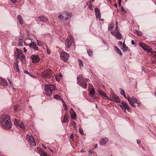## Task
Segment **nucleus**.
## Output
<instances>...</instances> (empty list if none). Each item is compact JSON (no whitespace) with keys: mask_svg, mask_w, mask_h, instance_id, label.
Listing matches in <instances>:
<instances>
[{"mask_svg":"<svg viewBox=\"0 0 156 156\" xmlns=\"http://www.w3.org/2000/svg\"><path fill=\"white\" fill-rule=\"evenodd\" d=\"M1 123L3 127L6 129H10L11 128L12 124L8 115L3 116L1 118Z\"/></svg>","mask_w":156,"mask_h":156,"instance_id":"1","label":"nucleus"},{"mask_svg":"<svg viewBox=\"0 0 156 156\" xmlns=\"http://www.w3.org/2000/svg\"><path fill=\"white\" fill-rule=\"evenodd\" d=\"M77 83L82 87L86 89L87 86V80L80 76H78L77 77Z\"/></svg>","mask_w":156,"mask_h":156,"instance_id":"2","label":"nucleus"},{"mask_svg":"<svg viewBox=\"0 0 156 156\" xmlns=\"http://www.w3.org/2000/svg\"><path fill=\"white\" fill-rule=\"evenodd\" d=\"M55 87L53 84H46L45 86V93L47 96L52 94V92L55 90Z\"/></svg>","mask_w":156,"mask_h":156,"instance_id":"3","label":"nucleus"},{"mask_svg":"<svg viewBox=\"0 0 156 156\" xmlns=\"http://www.w3.org/2000/svg\"><path fill=\"white\" fill-rule=\"evenodd\" d=\"M120 106L122 110L125 112H126V110L129 112L130 110L129 105L125 101H122L121 104L119 105Z\"/></svg>","mask_w":156,"mask_h":156,"instance_id":"4","label":"nucleus"},{"mask_svg":"<svg viewBox=\"0 0 156 156\" xmlns=\"http://www.w3.org/2000/svg\"><path fill=\"white\" fill-rule=\"evenodd\" d=\"M53 73L50 69L44 70L42 73V77L45 78H51L52 76Z\"/></svg>","mask_w":156,"mask_h":156,"instance_id":"5","label":"nucleus"},{"mask_svg":"<svg viewBox=\"0 0 156 156\" xmlns=\"http://www.w3.org/2000/svg\"><path fill=\"white\" fill-rule=\"evenodd\" d=\"M109 99L115 102H119L121 101L120 98L115 94H112L110 95V98Z\"/></svg>","mask_w":156,"mask_h":156,"instance_id":"6","label":"nucleus"},{"mask_svg":"<svg viewBox=\"0 0 156 156\" xmlns=\"http://www.w3.org/2000/svg\"><path fill=\"white\" fill-rule=\"evenodd\" d=\"M128 101L129 104L133 107H135L136 106L134 104V103H137L138 101L137 99L135 97H132L130 98L129 96L127 97Z\"/></svg>","mask_w":156,"mask_h":156,"instance_id":"7","label":"nucleus"},{"mask_svg":"<svg viewBox=\"0 0 156 156\" xmlns=\"http://www.w3.org/2000/svg\"><path fill=\"white\" fill-rule=\"evenodd\" d=\"M73 39L72 36H69L68 37L65 42L66 47L68 48H69L73 42Z\"/></svg>","mask_w":156,"mask_h":156,"instance_id":"8","label":"nucleus"},{"mask_svg":"<svg viewBox=\"0 0 156 156\" xmlns=\"http://www.w3.org/2000/svg\"><path fill=\"white\" fill-rule=\"evenodd\" d=\"M26 138L31 145L35 146V143L34 138L32 135H31L30 136L27 135L26 136Z\"/></svg>","mask_w":156,"mask_h":156,"instance_id":"9","label":"nucleus"},{"mask_svg":"<svg viewBox=\"0 0 156 156\" xmlns=\"http://www.w3.org/2000/svg\"><path fill=\"white\" fill-rule=\"evenodd\" d=\"M31 58L32 60V62L34 63H36L40 61V58L38 55H32Z\"/></svg>","mask_w":156,"mask_h":156,"instance_id":"10","label":"nucleus"},{"mask_svg":"<svg viewBox=\"0 0 156 156\" xmlns=\"http://www.w3.org/2000/svg\"><path fill=\"white\" fill-rule=\"evenodd\" d=\"M14 123L16 126L19 127L22 129H23L24 124L18 119H15Z\"/></svg>","mask_w":156,"mask_h":156,"instance_id":"11","label":"nucleus"},{"mask_svg":"<svg viewBox=\"0 0 156 156\" xmlns=\"http://www.w3.org/2000/svg\"><path fill=\"white\" fill-rule=\"evenodd\" d=\"M61 56L62 59L65 61H67L69 58L68 54L65 52H63L61 53Z\"/></svg>","mask_w":156,"mask_h":156,"instance_id":"12","label":"nucleus"},{"mask_svg":"<svg viewBox=\"0 0 156 156\" xmlns=\"http://www.w3.org/2000/svg\"><path fill=\"white\" fill-rule=\"evenodd\" d=\"M29 47L31 48H32L35 51L38 50V47L36 44L33 41H31L30 43H29Z\"/></svg>","mask_w":156,"mask_h":156,"instance_id":"13","label":"nucleus"},{"mask_svg":"<svg viewBox=\"0 0 156 156\" xmlns=\"http://www.w3.org/2000/svg\"><path fill=\"white\" fill-rule=\"evenodd\" d=\"M16 51L15 52V54L16 56V59H18L19 57L23 55V52L19 49L16 48Z\"/></svg>","mask_w":156,"mask_h":156,"instance_id":"14","label":"nucleus"},{"mask_svg":"<svg viewBox=\"0 0 156 156\" xmlns=\"http://www.w3.org/2000/svg\"><path fill=\"white\" fill-rule=\"evenodd\" d=\"M70 114L72 119H75L76 118V115L72 108H71L70 110Z\"/></svg>","mask_w":156,"mask_h":156,"instance_id":"15","label":"nucleus"},{"mask_svg":"<svg viewBox=\"0 0 156 156\" xmlns=\"http://www.w3.org/2000/svg\"><path fill=\"white\" fill-rule=\"evenodd\" d=\"M95 13V15L97 18H99L100 20L101 19V13L99 9L98 8H96L94 9Z\"/></svg>","mask_w":156,"mask_h":156,"instance_id":"16","label":"nucleus"},{"mask_svg":"<svg viewBox=\"0 0 156 156\" xmlns=\"http://www.w3.org/2000/svg\"><path fill=\"white\" fill-rule=\"evenodd\" d=\"M38 19L40 21L43 23H46L48 21L47 18L43 16H39Z\"/></svg>","mask_w":156,"mask_h":156,"instance_id":"17","label":"nucleus"},{"mask_svg":"<svg viewBox=\"0 0 156 156\" xmlns=\"http://www.w3.org/2000/svg\"><path fill=\"white\" fill-rule=\"evenodd\" d=\"M0 85L3 86H7L8 85V83L5 79L0 77Z\"/></svg>","mask_w":156,"mask_h":156,"instance_id":"18","label":"nucleus"},{"mask_svg":"<svg viewBox=\"0 0 156 156\" xmlns=\"http://www.w3.org/2000/svg\"><path fill=\"white\" fill-rule=\"evenodd\" d=\"M62 14L65 17V20H68L71 16V14L67 12H63Z\"/></svg>","mask_w":156,"mask_h":156,"instance_id":"19","label":"nucleus"},{"mask_svg":"<svg viewBox=\"0 0 156 156\" xmlns=\"http://www.w3.org/2000/svg\"><path fill=\"white\" fill-rule=\"evenodd\" d=\"M18 58L20 59L22 63L25 64L26 63V56L24 54L20 56Z\"/></svg>","mask_w":156,"mask_h":156,"instance_id":"20","label":"nucleus"},{"mask_svg":"<svg viewBox=\"0 0 156 156\" xmlns=\"http://www.w3.org/2000/svg\"><path fill=\"white\" fill-rule=\"evenodd\" d=\"M16 61V62L14 63V64L15 65V66H14V68L16 71L17 72L20 73V71L19 70L18 65V63L19 61Z\"/></svg>","mask_w":156,"mask_h":156,"instance_id":"21","label":"nucleus"},{"mask_svg":"<svg viewBox=\"0 0 156 156\" xmlns=\"http://www.w3.org/2000/svg\"><path fill=\"white\" fill-rule=\"evenodd\" d=\"M108 141V140L107 138H104L101 140L100 143L101 145H103L107 144Z\"/></svg>","mask_w":156,"mask_h":156,"instance_id":"22","label":"nucleus"},{"mask_svg":"<svg viewBox=\"0 0 156 156\" xmlns=\"http://www.w3.org/2000/svg\"><path fill=\"white\" fill-rule=\"evenodd\" d=\"M118 40H120L122 38V35L119 31L116 32V34L115 36Z\"/></svg>","mask_w":156,"mask_h":156,"instance_id":"23","label":"nucleus"},{"mask_svg":"<svg viewBox=\"0 0 156 156\" xmlns=\"http://www.w3.org/2000/svg\"><path fill=\"white\" fill-rule=\"evenodd\" d=\"M68 120V114L67 113H66L64 116L63 119L62 120V123H66Z\"/></svg>","mask_w":156,"mask_h":156,"instance_id":"24","label":"nucleus"},{"mask_svg":"<svg viewBox=\"0 0 156 156\" xmlns=\"http://www.w3.org/2000/svg\"><path fill=\"white\" fill-rule=\"evenodd\" d=\"M114 50L116 51L118 54H119L120 55H122V53L120 49L116 46H115L114 47Z\"/></svg>","mask_w":156,"mask_h":156,"instance_id":"25","label":"nucleus"},{"mask_svg":"<svg viewBox=\"0 0 156 156\" xmlns=\"http://www.w3.org/2000/svg\"><path fill=\"white\" fill-rule=\"evenodd\" d=\"M122 46L123 47L121 48V49L123 51L125 52L128 50L129 48L128 47L126 46V44L124 42L123 43Z\"/></svg>","mask_w":156,"mask_h":156,"instance_id":"26","label":"nucleus"},{"mask_svg":"<svg viewBox=\"0 0 156 156\" xmlns=\"http://www.w3.org/2000/svg\"><path fill=\"white\" fill-rule=\"evenodd\" d=\"M17 18L18 19L21 25H22L23 24V20L21 16L20 15H18L17 16Z\"/></svg>","mask_w":156,"mask_h":156,"instance_id":"27","label":"nucleus"},{"mask_svg":"<svg viewBox=\"0 0 156 156\" xmlns=\"http://www.w3.org/2000/svg\"><path fill=\"white\" fill-rule=\"evenodd\" d=\"M98 93L100 95L103 96L107 98L108 99H109V98L108 96H107L106 94L104 92H103L101 90H99L98 91Z\"/></svg>","mask_w":156,"mask_h":156,"instance_id":"28","label":"nucleus"},{"mask_svg":"<svg viewBox=\"0 0 156 156\" xmlns=\"http://www.w3.org/2000/svg\"><path fill=\"white\" fill-rule=\"evenodd\" d=\"M58 18L59 19L61 20L62 21L65 20V16L61 14L59 15L58 16Z\"/></svg>","mask_w":156,"mask_h":156,"instance_id":"29","label":"nucleus"},{"mask_svg":"<svg viewBox=\"0 0 156 156\" xmlns=\"http://www.w3.org/2000/svg\"><path fill=\"white\" fill-rule=\"evenodd\" d=\"M144 50L147 51L148 52L150 53L152 49L150 48L149 46L147 45Z\"/></svg>","mask_w":156,"mask_h":156,"instance_id":"30","label":"nucleus"},{"mask_svg":"<svg viewBox=\"0 0 156 156\" xmlns=\"http://www.w3.org/2000/svg\"><path fill=\"white\" fill-rule=\"evenodd\" d=\"M120 94L122 95H123V96L126 99H127V97H126V95L125 92L124 90L122 89H121L120 92Z\"/></svg>","mask_w":156,"mask_h":156,"instance_id":"31","label":"nucleus"},{"mask_svg":"<svg viewBox=\"0 0 156 156\" xmlns=\"http://www.w3.org/2000/svg\"><path fill=\"white\" fill-rule=\"evenodd\" d=\"M19 43L18 45L20 46H23V39L20 38H19Z\"/></svg>","mask_w":156,"mask_h":156,"instance_id":"32","label":"nucleus"},{"mask_svg":"<svg viewBox=\"0 0 156 156\" xmlns=\"http://www.w3.org/2000/svg\"><path fill=\"white\" fill-rule=\"evenodd\" d=\"M151 53V55L152 57L154 58H156V52L155 51H151L150 52Z\"/></svg>","mask_w":156,"mask_h":156,"instance_id":"33","label":"nucleus"},{"mask_svg":"<svg viewBox=\"0 0 156 156\" xmlns=\"http://www.w3.org/2000/svg\"><path fill=\"white\" fill-rule=\"evenodd\" d=\"M115 27V24L114 23H111L109 27L108 28L109 30H112Z\"/></svg>","mask_w":156,"mask_h":156,"instance_id":"34","label":"nucleus"},{"mask_svg":"<svg viewBox=\"0 0 156 156\" xmlns=\"http://www.w3.org/2000/svg\"><path fill=\"white\" fill-rule=\"evenodd\" d=\"M140 46L144 50L145 48L147 46L146 44H144L142 43H139Z\"/></svg>","mask_w":156,"mask_h":156,"instance_id":"35","label":"nucleus"},{"mask_svg":"<svg viewBox=\"0 0 156 156\" xmlns=\"http://www.w3.org/2000/svg\"><path fill=\"white\" fill-rule=\"evenodd\" d=\"M78 61L79 62V66L80 67H83V65L82 60L80 59H78Z\"/></svg>","mask_w":156,"mask_h":156,"instance_id":"36","label":"nucleus"},{"mask_svg":"<svg viewBox=\"0 0 156 156\" xmlns=\"http://www.w3.org/2000/svg\"><path fill=\"white\" fill-rule=\"evenodd\" d=\"M54 98L55 99L58 100H60L61 98V96L58 94H56L54 95Z\"/></svg>","mask_w":156,"mask_h":156,"instance_id":"37","label":"nucleus"},{"mask_svg":"<svg viewBox=\"0 0 156 156\" xmlns=\"http://www.w3.org/2000/svg\"><path fill=\"white\" fill-rule=\"evenodd\" d=\"M37 44L38 46H41L43 45V44L40 41L37 40Z\"/></svg>","mask_w":156,"mask_h":156,"instance_id":"38","label":"nucleus"},{"mask_svg":"<svg viewBox=\"0 0 156 156\" xmlns=\"http://www.w3.org/2000/svg\"><path fill=\"white\" fill-rule=\"evenodd\" d=\"M40 155L41 156H49L46 153L44 152V151H41L40 153Z\"/></svg>","mask_w":156,"mask_h":156,"instance_id":"39","label":"nucleus"},{"mask_svg":"<svg viewBox=\"0 0 156 156\" xmlns=\"http://www.w3.org/2000/svg\"><path fill=\"white\" fill-rule=\"evenodd\" d=\"M87 52L89 55L90 56H91L93 55L92 51L90 49H88L87 50Z\"/></svg>","mask_w":156,"mask_h":156,"instance_id":"40","label":"nucleus"},{"mask_svg":"<svg viewBox=\"0 0 156 156\" xmlns=\"http://www.w3.org/2000/svg\"><path fill=\"white\" fill-rule=\"evenodd\" d=\"M95 91L94 89H93L92 90H90L89 94H90V95H92L94 94H95Z\"/></svg>","mask_w":156,"mask_h":156,"instance_id":"41","label":"nucleus"},{"mask_svg":"<svg viewBox=\"0 0 156 156\" xmlns=\"http://www.w3.org/2000/svg\"><path fill=\"white\" fill-rule=\"evenodd\" d=\"M71 123L72 124V125L73 126V127L74 128H76V124L74 121H73Z\"/></svg>","mask_w":156,"mask_h":156,"instance_id":"42","label":"nucleus"},{"mask_svg":"<svg viewBox=\"0 0 156 156\" xmlns=\"http://www.w3.org/2000/svg\"><path fill=\"white\" fill-rule=\"evenodd\" d=\"M46 50L48 54L49 55L51 53V51L48 46L46 47Z\"/></svg>","mask_w":156,"mask_h":156,"instance_id":"43","label":"nucleus"},{"mask_svg":"<svg viewBox=\"0 0 156 156\" xmlns=\"http://www.w3.org/2000/svg\"><path fill=\"white\" fill-rule=\"evenodd\" d=\"M79 132H80V133L81 135H83V134L84 133H83V130L82 129H79Z\"/></svg>","mask_w":156,"mask_h":156,"instance_id":"44","label":"nucleus"},{"mask_svg":"<svg viewBox=\"0 0 156 156\" xmlns=\"http://www.w3.org/2000/svg\"><path fill=\"white\" fill-rule=\"evenodd\" d=\"M18 108V105L15 106L14 107V109L15 111H16L17 110Z\"/></svg>","mask_w":156,"mask_h":156,"instance_id":"45","label":"nucleus"},{"mask_svg":"<svg viewBox=\"0 0 156 156\" xmlns=\"http://www.w3.org/2000/svg\"><path fill=\"white\" fill-rule=\"evenodd\" d=\"M111 33L112 35L115 36L116 32H115L114 31H111Z\"/></svg>","mask_w":156,"mask_h":156,"instance_id":"46","label":"nucleus"},{"mask_svg":"<svg viewBox=\"0 0 156 156\" xmlns=\"http://www.w3.org/2000/svg\"><path fill=\"white\" fill-rule=\"evenodd\" d=\"M136 32V34H137L138 35L140 36L141 35V32L137 30Z\"/></svg>","mask_w":156,"mask_h":156,"instance_id":"47","label":"nucleus"},{"mask_svg":"<svg viewBox=\"0 0 156 156\" xmlns=\"http://www.w3.org/2000/svg\"><path fill=\"white\" fill-rule=\"evenodd\" d=\"M37 151L39 152V153L40 154V153L41 152V151H42V150L39 148H37Z\"/></svg>","mask_w":156,"mask_h":156,"instance_id":"48","label":"nucleus"},{"mask_svg":"<svg viewBox=\"0 0 156 156\" xmlns=\"http://www.w3.org/2000/svg\"><path fill=\"white\" fill-rule=\"evenodd\" d=\"M118 44L119 46H122V42L121 41H119L118 42Z\"/></svg>","mask_w":156,"mask_h":156,"instance_id":"49","label":"nucleus"},{"mask_svg":"<svg viewBox=\"0 0 156 156\" xmlns=\"http://www.w3.org/2000/svg\"><path fill=\"white\" fill-rule=\"evenodd\" d=\"M115 30L116 31H117V32L119 31L118 26L116 25L115 27Z\"/></svg>","mask_w":156,"mask_h":156,"instance_id":"50","label":"nucleus"},{"mask_svg":"<svg viewBox=\"0 0 156 156\" xmlns=\"http://www.w3.org/2000/svg\"><path fill=\"white\" fill-rule=\"evenodd\" d=\"M73 133H71L70 136V137L71 139H73Z\"/></svg>","mask_w":156,"mask_h":156,"instance_id":"51","label":"nucleus"},{"mask_svg":"<svg viewBox=\"0 0 156 156\" xmlns=\"http://www.w3.org/2000/svg\"><path fill=\"white\" fill-rule=\"evenodd\" d=\"M24 43L25 44V46H29V44H28L25 41H24Z\"/></svg>","mask_w":156,"mask_h":156,"instance_id":"52","label":"nucleus"},{"mask_svg":"<svg viewBox=\"0 0 156 156\" xmlns=\"http://www.w3.org/2000/svg\"><path fill=\"white\" fill-rule=\"evenodd\" d=\"M122 0H118V3L119 6H121Z\"/></svg>","mask_w":156,"mask_h":156,"instance_id":"53","label":"nucleus"},{"mask_svg":"<svg viewBox=\"0 0 156 156\" xmlns=\"http://www.w3.org/2000/svg\"><path fill=\"white\" fill-rule=\"evenodd\" d=\"M13 3H15L16 2L17 0H10Z\"/></svg>","mask_w":156,"mask_h":156,"instance_id":"54","label":"nucleus"},{"mask_svg":"<svg viewBox=\"0 0 156 156\" xmlns=\"http://www.w3.org/2000/svg\"><path fill=\"white\" fill-rule=\"evenodd\" d=\"M131 43L133 45L135 44L134 41L133 40L131 41Z\"/></svg>","mask_w":156,"mask_h":156,"instance_id":"55","label":"nucleus"},{"mask_svg":"<svg viewBox=\"0 0 156 156\" xmlns=\"http://www.w3.org/2000/svg\"><path fill=\"white\" fill-rule=\"evenodd\" d=\"M8 81H9V83H10V84L11 85H12V82H11V81L10 80H9V79H7Z\"/></svg>","mask_w":156,"mask_h":156,"instance_id":"56","label":"nucleus"},{"mask_svg":"<svg viewBox=\"0 0 156 156\" xmlns=\"http://www.w3.org/2000/svg\"><path fill=\"white\" fill-rule=\"evenodd\" d=\"M24 73L27 74H30V73L28 71H26V70L24 72Z\"/></svg>","mask_w":156,"mask_h":156,"instance_id":"57","label":"nucleus"},{"mask_svg":"<svg viewBox=\"0 0 156 156\" xmlns=\"http://www.w3.org/2000/svg\"><path fill=\"white\" fill-rule=\"evenodd\" d=\"M23 50L25 53H26L27 51V50L25 48H23Z\"/></svg>","mask_w":156,"mask_h":156,"instance_id":"58","label":"nucleus"},{"mask_svg":"<svg viewBox=\"0 0 156 156\" xmlns=\"http://www.w3.org/2000/svg\"><path fill=\"white\" fill-rule=\"evenodd\" d=\"M141 142L140 140H137V144H140Z\"/></svg>","mask_w":156,"mask_h":156,"instance_id":"59","label":"nucleus"},{"mask_svg":"<svg viewBox=\"0 0 156 156\" xmlns=\"http://www.w3.org/2000/svg\"><path fill=\"white\" fill-rule=\"evenodd\" d=\"M98 147V144H95L94 146V148L96 149Z\"/></svg>","mask_w":156,"mask_h":156,"instance_id":"60","label":"nucleus"},{"mask_svg":"<svg viewBox=\"0 0 156 156\" xmlns=\"http://www.w3.org/2000/svg\"><path fill=\"white\" fill-rule=\"evenodd\" d=\"M55 79L57 81H60V80L58 79V78L57 77H55Z\"/></svg>","mask_w":156,"mask_h":156,"instance_id":"61","label":"nucleus"},{"mask_svg":"<svg viewBox=\"0 0 156 156\" xmlns=\"http://www.w3.org/2000/svg\"><path fill=\"white\" fill-rule=\"evenodd\" d=\"M121 11L122 12L123 11H125V9H124L123 7H121Z\"/></svg>","mask_w":156,"mask_h":156,"instance_id":"62","label":"nucleus"},{"mask_svg":"<svg viewBox=\"0 0 156 156\" xmlns=\"http://www.w3.org/2000/svg\"><path fill=\"white\" fill-rule=\"evenodd\" d=\"M88 152L90 154H93L92 151H91V150H89L88 151Z\"/></svg>","mask_w":156,"mask_h":156,"instance_id":"63","label":"nucleus"},{"mask_svg":"<svg viewBox=\"0 0 156 156\" xmlns=\"http://www.w3.org/2000/svg\"><path fill=\"white\" fill-rule=\"evenodd\" d=\"M67 109V106H66L64 107V110L65 111H66Z\"/></svg>","mask_w":156,"mask_h":156,"instance_id":"64","label":"nucleus"}]
</instances>
